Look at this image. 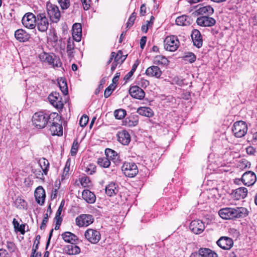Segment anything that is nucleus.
Returning <instances> with one entry per match:
<instances>
[{"label":"nucleus","mask_w":257,"mask_h":257,"mask_svg":"<svg viewBox=\"0 0 257 257\" xmlns=\"http://www.w3.org/2000/svg\"><path fill=\"white\" fill-rule=\"evenodd\" d=\"M218 213L223 219H232L245 217L248 215V211L246 208L242 207H226L220 209Z\"/></svg>","instance_id":"nucleus-1"},{"label":"nucleus","mask_w":257,"mask_h":257,"mask_svg":"<svg viewBox=\"0 0 257 257\" xmlns=\"http://www.w3.org/2000/svg\"><path fill=\"white\" fill-rule=\"evenodd\" d=\"M51 116H53V114L49 115L43 111L36 112L32 117L33 124L38 128H43L45 127Z\"/></svg>","instance_id":"nucleus-2"},{"label":"nucleus","mask_w":257,"mask_h":257,"mask_svg":"<svg viewBox=\"0 0 257 257\" xmlns=\"http://www.w3.org/2000/svg\"><path fill=\"white\" fill-rule=\"evenodd\" d=\"M53 116V120L50 121V131L53 136H61L63 135V127L61 123H59L60 117L57 113H54Z\"/></svg>","instance_id":"nucleus-3"},{"label":"nucleus","mask_w":257,"mask_h":257,"mask_svg":"<svg viewBox=\"0 0 257 257\" xmlns=\"http://www.w3.org/2000/svg\"><path fill=\"white\" fill-rule=\"evenodd\" d=\"M247 130L246 123L241 120L234 122L232 128V131L236 138H241L244 136Z\"/></svg>","instance_id":"nucleus-4"},{"label":"nucleus","mask_w":257,"mask_h":257,"mask_svg":"<svg viewBox=\"0 0 257 257\" xmlns=\"http://www.w3.org/2000/svg\"><path fill=\"white\" fill-rule=\"evenodd\" d=\"M39 58L42 61L47 62L53 67H59L62 65L60 58L53 54L43 53L39 55Z\"/></svg>","instance_id":"nucleus-5"},{"label":"nucleus","mask_w":257,"mask_h":257,"mask_svg":"<svg viewBox=\"0 0 257 257\" xmlns=\"http://www.w3.org/2000/svg\"><path fill=\"white\" fill-rule=\"evenodd\" d=\"M47 11L52 22L57 23L59 21L61 14L59 8L57 6L47 3Z\"/></svg>","instance_id":"nucleus-6"},{"label":"nucleus","mask_w":257,"mask_h":257,"mask_svg":"<svg viewBox=\"0 0 257 257\" xmlns=\"http://www.w3.org/2000/svg\"><path fill=\"white\" fill-rule=\"evenodd\" d=\"M124 174L128 177H134L138 173L137 165L133 162H124L121 167Z\"/></svg>","instance_id":"nucleus-7"},{"label":"nucleus","mask_w":257,"mask_h":257,"mask_svg":"<svg viewBox=\"0 0 257 257\" xmlns=\"http://www.w3.org/2000/svg\"><path fill=\"white\" fill-rule=\"evenodd\" d=\"M179 42L174 36H168L164 40V48L169 51H176L179 47Z\"/></svg>","instance_id":"nucleus-8"},{"label":"nucleus","mask_w":257,"mask_h":257,"mask_svg":"<svg viewBox=\"0 0 257 257\" xmlns=\"http://www.w3.org/2000/svg\"><path fill=\"white\" fill-rule=\"evenodd\" d=\"M36 24L39 31L44 32L47 30L49 22L45 13H40L37 15Z\"/></svg>","instance_id":"nucleus-9"},{"label":"nucleus","mask_w":257,"mask_h":257,"mask_svg":"<svg viewBox=\"0 0 257 257\" xmlns=\"http://www.w3.org/2000/svg\"><path fill=\"white\" fill-rule=\"evenodd\" d=\"M93 221L94 218L90 214H80L75 219L76 224L79 227L88 226Z\"/></svg>","instance_id":"nucleus-10"},{"label":"nucleus","mask_w":257,"mask_h":257,"mask_svg":"<svg viewBox=\"0 0 257 257\" xmlns=\"http://www.w3.org/2000/svg\"><path fill=\"white\" fill-rule=\"evenodd\" d=\"M22 22L26 28L33 29L36 25V17L32 13H28L23 17Z\"/></svg>","instance_id":"nucleus-11"},{"label":"nucleus","mask_w":257,"mask_h":257,"mask_svg":"<svg viewBox=\"0 0 257 257\" xmlns=\"http://www.w3.org/2000/svg\"><path fill=\"white\" fill-rule=\"evenodd\" d=\"M84 235L88 241L93 244L97 243L101 238L99 231L91 228L87 229L85 232Z\"/></svg>","instance_id":"nucleus-12"},{"label":"nucleus","mask_w":257,"mask_h":257,"mask_svg":"<svg viewBox=\"0 0 257 257\" xmlns=\"http://www.w3.org/2000/svg\"><path fill=\"white\" fill-rule=\"evenodd\" d=\"M241 180L244 185L250 186L255 183L256 176L254 172L251 171H248L243 174Z\"/></svg>","instance_id":"nucleus-13"},{"label":"nucleus","mask_w":257,"mask_h":257,"mask_svg":"<svg viewBox=\"0 0 257 257\" xmlns=\"http://www.w3.org/2000/svg\"><path fill=\"white\" fill-rule=\"evenodd\" d=\"M48 99L50 103L56 108H62L63 103L62 101V98L57 92H52L48 96Z\"/></svg>","instance_id":"nucleus-14"},{"label":"nucleus","mask_w":257,"mask_h":257,"mask_svg":"<svg viewBox=\"0 0 257 257\" xmlns=\"http://www.w3.org/2000/svg\"><path fill=\"white\" fill-rule=\"evenodd\" d=\"M196 23L202 27H212L215 25L216 20L208 16H201L197 18Z\"/></svg>","instance_id":"nucleus-15"},{"label":"nucleus","mask_w":257,"mask_h":257,"mask_svg":"<svg viewBox=\"0 0 257 257\" xmlns=\"http://www.w3.org/2000/svg\"><path fill=\"white\" fill-rule=\"evenodd\" d=\"M189 228L194 233L199 234L203 232L205 228V226L201 221L195 220L190 223Z\"/></svg>","instance_id":"nucleus-16"},{"label":"nucleus","mask_w":257,"mask_h":257,"mask_svg":"<svg viewBox=\"0 0 257 257\" xmlns=\"http://www.w3.org/2000/svg\"><path fill=\"white\" fill-rule=\"evenodd\" d=\"M129 93L132 97L140 100L143 99L145 96V91L138 86L130 87Z\"/></svg>","instance_id":"nucleus-17"},{"label":"nucleus","mask_w":257,"mask_h":257,"mask_svg":"<svg viewBox=\"0 0 257 257\" xmlns=\"http://www.w3.org/2000/svg\"><path fill=\"white\" fill-rule=\"evenodd\" d=\"M191 38L193 44L198 48L202 47L203 40L200 31L197 29H193L191 33Z\"/></svg>","instance_id":"nucleus-18"},{"label":"nucleus","mask_w":257,"mask_h":257,"mask_svg":"<svg viewBox=\"0 0 257 257\" xmlns=\"http://www.w3.org/2000/svg\"><path fill=\"white\" fill-rule=\"evenodd\" d=\"M217 244L222 249H229L232 246L233 242L229 237H221L217 241Z\"/></svg>","instance_id":"nucleus-19"},{"label":"nucleus","mask_w":257,"mask_h":257,"mask_svg":"<svg viewBox=\"0 0 257 257\" xmlns=\"http://www.w3.org/2000/svg\"><path fill=\"white\" fill-rule=\"evenodd\" d=\"M145 73L148 76L159 78L161 77L162 72L159 67L153 65L148 67Z\"/></svg>","instance_id":"nucleus-20"},{"label":"nucleus","mask_w":257,"mask_h":257,"mask_svg":"<svg viewBox=\"0 0 257 257\" xmlns=\"http://www.w3.org/2000/svg\"><path fill=\"white\" fill-rule=\"evenodd\" d=\"M117 137L118 141L123 145H127L131 141L130 135L125 130L118 132Z\"/></svg>","instance_id":"nucleus-21"},{"label":"nucleus","mask_w":257,"mask_h":257,"mask_svg":"<svg viewBox=\"0 0 257 257\" xmlns=\"http://www.w3.org/2000/svg\"><path fill=\"white\" fill-rule=\"evenodd\" d=\"M35 196L37 202L41 205L44 203L45 198V192L42 186L38 187L35 191Z\"/></svg>","instance_id":"nucleus-22"},{"label":"nucleus","mask_w":257,"mask_h":257,"mask_svg":"<svg viewBox=\"0 0 257 257\" xmlns=\"http://www.w3.org/2000/svg\"><path fill=\"white\" fill-rule=\"evenodd\" d=\"M82 36V27L80 23H75L72 27V36L73 40L77 42L81 40Z\"/></svg>","instance_id":"nucleus-23"},{"label":"nucleus","mask_w":257,"mask_h":257,"mask_svg":"<svg viewBox=\"0 0 257 257\" xmlns=\"http://www.w3.org/2000/svg\"><path fill=\"white\" fill-rule=\"evenodd\" d=\"M82 197L87 203L89 204L94 203L96 200L95 194L87 189L83 190L82 193Z\"/></svg>","instance_id":"nucleus-24"},{"label":"nucleus","mask_w":257,"mask_h":257,"mask_svg":"<svg viewBox=\"0 0 257 257\" xmlns=\"http://www.w3.org/2000/svg\"><path fill=\"white\" fill-rule=\"evenodd\" d=\"M232 194L236 200L244 199L247 194V189L245 187H239L234 190Z\"/></svg>","instance_id":"nucleus-25"},{"label":"nucleus","mask_w":257,"mask_h":257,"mask_svg":"<svg viewBox=\"0 0 257 257\" xmlns=\"http://www.w3.org/2000/svg\"><path fill=\"white\" fill-rule=\"evenodd\" d=\"M138 122V116L136 115H132L126 117L125 120L122 121V124L129 127H133L136 126Z\"/></svg>","instance_id":"nucleus-26"},{"label":"nucleus","mask_w":257,"mask_h":257,"mask_svg":"<svg viewBox=\"0 0 257 257\" xmlns=\"http://www.w3.org/2000/svg\"><path fill=\"white\" fill-rule=\"evenodd\" d=\"M76 243H71L64 247L65 251L68 254L74 255L80 252V248L76 245Z\"/></svg>","instance_id":"nucleus-27"},{"label":"nucleus","mask_w":257,"mask_h":257,"mask_svg":"<svg viewBox=\"0 0 257 257\" xmlns=\"http://www.w3.org/2000/svg\"><path fill=\"white\" fill-rule=\"evenodd\" d=\"M15 36L17 40L23 42L27 41L30 38L29 34L22 29L16 31Z\"/></svg>","instance_id":"nucleus-28"},{"label":"nucleus","mask_w":257,"mask_h":257,"mask_svg":"<svg viewBox=\"0 0 257 257\" xmlns=\"http://www.w3.org/2000/svg\"><path fill=\"white\" fill-rule=\"evenodd\" d=\"M62 238L65 242L69 243H76L78 237L73 233L70 232H65L62 234Z\"/></svg>","instance_id":"nucleus-29"},{"label":"nucleus","mask_w":257,"mask_h":257,"mask_svg":"<svg viewBox=\"0 0 257 257\" xmlns=\"http://www.w3.org/2000/svg\"><path fill=\"white\" fill-rule=\"evenodd\" d=\"M199 254L202 257H218L217 254L208 248H200L199 249Z\"/></svg>","instance_id":"nucleus-30"},{"label":"nucleus","mask_w":257,"mask_h":257,"mask_svg":"<svg viewBox=\"0 0 257 257\" xmlns=\"http://www.w3.org/2000/svg\"><path fill=\"white\" fill-rule=\"evenodd\" d=\"M105 154L109 160H111L114 163H116L119 161V156L117 153L112 149H106L105 151Z\"/></svg>","instance_id":"nucleus-31"},{"label":"nucleus","mask_w":257,"mask_h":257,"mask_svg":"<svg viewBox=\"0 0 257 257\" xmlns=\"http://www.w3.org/2000/svg\"><path fill=\"white\" fill-rule=\"evenodd\" d=\"M195 13L198 15L205 14L208 15H211L214 13V10L210 6H206L199 8L195 11Z\"/></svg>","instance_id":"nucleus-32"},{"label":"nucleus","mask_w":257,"mask_h":257,"mask_svg":"<svg viewBox=\"0 0 257 257\" xmlns=\"http://www.w3.org/2000/svg\"><path fill=\"white\" fill-rule=\"evenodd\" d=\"M137 112L141 115L148 117H152L154 115L153 111L148 107H140L137 109Z\"/></svg>","instance_id":"nucleus-33"},{"label":"nucleus","mask_w":257,"mask_h":257,"mask_svg":"<svg viewBox=\"0 0 257 257\" xmlns=\"http://www.w3.org/2000/svg\"><path fill=\"white\" fill-rule=\"evenodd\" d=\"M106 194L109 196H112L118 192L117 185L113 183L109 184L105 188Z\"/></svg>","instance_id":"nucleus-34"},{"label":"nucleus","mask_w":257,"mask_h":257,"mask_svg":"<svg viewBox=\"0 0 257 257\" xmlns=\"http://www.w3.org/2000/svg\"><path fill=\"white\" fill-rule=\"evenodd\" d=\"M39 164L45 175H47L50 165L49 161L46 159L42 158L39 159Z\"/></svg>","instance_id":"nucleus-35"},{"label":"nucleus","mask_w":257,"mask_h":257,"mask_svg":"<svg viewBox=\"0 0 257 257\" xmlns=\"http://www.w3.org/2000/svg\"><path fill=\"white\" fill-rule=\"evenodd\" d=\"M168 62L167 59L162 55L156 56L153 60L154 64L158 65L165 66L168 64Z\"/></svg>","instance_id":"nucleus-36"},{"label":"nucleus","mask_w":257,"mask_h":257,"mask_svg":"<svg viewBox=\"0 0 257 257\" xmlns=\"http://www.w3.org/2000/svg\"><path fill=\"white\" fill-rule=\"evenodd\" d=\"M58 83L60 90L63 94L65 95L68 94V86L66 81L65 79L61 78L58 79Z\"/></svg>","instance_id":"nucleus-37"},{"label":"nucleus","mask_w":257,"mask_h":257,"mask_svg":"<svg viewBox=\"0 0 257 257\" xmlns=\"http://www.w3.org/2000/svg\"><path fill=\"white\" fill-rule=\"evenodd\" d=\"M74 43L73 40L69 39L67 45V53L69 58H72L74 56L73 50H74Z\"/></svg>","instance_id":"nucleus-38"},{"label":"nucleus","mask_w":257,"mask_h":257,"mask_svg":"<svg viewBox=\"0 0 257 257\" xmlns=\"http://www.w3.org/2000/svg\"><path fill=\"white\" fill-rule=\"evenodd\" d=\"M176 24L179 26H188L190 25L189 21L186 16L183 15L178 17L176 19Z\"/></svg>","instance_id":"nucleus-39"},{"label":"nucleus","mask_w":257,"mask_h":257,"mask_svg":"<svg viewBox=\"0 0 257 257\" xmlns=\"http://www.w3.org/2000/svg\"><path fill=\"white\" fill-rule=\"evenodd\" d=\"M97 162L98 165L103 168H108L110 165V160L107 157L99 158Z\"/></svg>","instance_id":"nucleus-40"},{"label":"nucleus","mask_w":257,"mask_h":257,"mask_svg":"<svg viewBox=\"0 0 257 257\" xmlns=\"http://www.w3.org/2000/svg\"><path fill=\"white\" fill-rule=\"evenodd\" d=\"M15 204L16 206L20 209H27V202L22 198L18 197L15 201Z\"/></svg>","instance_id":"nucleus-41"},{"label":"nucleus","mask_w":257,"mask_h":257,"mask_svg":"<svg viewBox=\"0 0 257 257\" xmlns=\"http://www.w3.org/2000/svg\"><path fill=\"white\" fill-rule=\"evenodd\" d=\"M126 111L123 109H118L114 112V115L116 119H121L126 115Z\"/></svg>","instance_id":"nucleus-42"},{"label":"nucleus","mask_w":257,"mask_h":257,"mask_svg":"<svg viewBox=\"0 0 257 257\" xmlns=\"http://www.w3.org/2000/svg\"><path fill=\"white\" fill-rule=\"evenodd\" d=\"M184 59L190 63H193L196 60V56L192 52H188L184 56Z\"/></svg>","instance_id":"nucleus-43"},{"label":"nucleus","mask_w":257,"mask_h":257,"mask_svg":"<svg viewBox=\"0 0 257 257\" xmlns=\"http://www.w3.org/2000/svg\"><path fill=\"white\" fill-rule=\"evenodd\" d=\"M122 53L121 51H118L117 53L116 54H115L114 57V61H115L116 62H118V63H119V61H120L121 63H122L123 61H124V60L126 58V56H122Z\"/></svg>","instance_id":"nucleus-44"},{"label":"nucleus","mask_w":257,"mask_h":257,"mask_svg":"<svg viewBox=\"0 0 257 257\" xmlns=\"http://www.w3.org/2000/svg\"><path fill=\"white\" fill-rule=\"evenodd\" d=\"M78 148V142L77 140H75L73 143L71 149V155L72 156H75L77 152Z\"/></svg>","instance_id":"nucleus-45"},{"label":"nucleus","mask_w":257,"mask_h":257,"mask_svg":"<svg viewBox=\"0 0 257 257\" xmlns=\"http://www.w3.org/2000/svg\"><path fill=\"white\" fill-rule=\"evenodd\" d=\"M62 9L66 10L70 6V0H58Z\"/></svg>","instance_id":"nucleus-46"},{"label":"nucleus","mask_w":257,"mask_h":257,"mask_svg":"<svg viewBox=\"0 0 257 257\" xmlns=\"http://www.w3.org/2000/svg\"><path fill=\"white\" fill-rule=\"evenodd\" d=\"M136 18V14L135 13H133L131 15L130 17L129 18L128 22L126 23V28H130L133 25Z\"/></svg>","instance_id":"nucleus-47"},{"label":"nucleus","mask_w":257,"mask_h":257,"mask_svg":"<svg viewBox=\"0 0 257 257\" xmlns=\"http://www.w3.org/2000/svg\"><path fill=\"white\" fill-rule=\"evenodd\" d=\"M138 84L142 87L146 88L149 85V81L144 78H140L138 79Z\"/></svg>","instance_id":"nucleus-48"},{"label":"nucleus","mask_w":257,"mask_h":257,"mask_svg":"<svg viewBox=\"0 0 257 257\" xmlns=\"http://www.w3.org/2000/svg\"><path fill=\"white\" fill-rule=\"evenodd\" d=\"M89 120L88 116L87 115L84 114L80 118L79 120V124L81 127L85 126L88 123Z\"/></svg>","instance_id":"nucleus-49"},{"label":"nucleus","mask_w":257,"mask_h":257,"mask_svg":"<svg viewBox=\"0 0 257 257\" xmlns=\"http://www.w3.org/2000/svg\"><path fill=\"white\" fill-rule=\"evenodd\" d=\"M34 173L36 178L40 179L41 180H44L45 174L43 171L42 172V171L40 169L35 170V171H34Z\"/></svg>","instance_id":"nucleus-50"},{"label":"nucleus","mask_w":257,"mask_h":257,"mask_svg":"<svg viewBox=\"0 0 257 257\" xmlns=\"http://www.w3.org/2000/svg\"><path fill=\"white\" fill-rule=\"evenodd\" d=\"M96 171V167L93 165H89L85 169V172L89 175H92Z\"/></svg>","instance_id":"nucleus-51"},{"label":"nucleus","mask_w":257,"mask_h":257,"mask_svg":"<svg viewBox=\"0 0 257 257\" xmlns=\"http://www.w3.org/2000/svg\"><path fill=\"white\" fill-rule=\"evenodd\" d=\"M84 10H88L90 8V0H81Z\"/></svg>","instance_id":"nucleus-52"},{"label":"nucleus","mask_w":257,"mask_h":257,"mask_svg":"<svg viewBox=\"0 0 257 257\" xmlns=\"http://www.w3.org/2000/svg\"><path fill=\"white\" fill-rule=\"evenodd\" d=\"M13 225L14 226V228L16 229H18V230L21 231L22 229V226L21 225L20 226V227H19V223L18 222V221L16 220V219L14 218L13 220Z\"/></svg>","instance_id":"nucleus-53"},{"label":"nucleus","mask_w":257,"mask_h":257,"mask_svg":"<svg viewBox=\"0 0 257 257\" xmlns=\"http://www.w3.org/2000/svg\"><path fill=\"white\" fill-rule=\"evenodd\" d=\"M90 182L89 178L87 177H84L81 179V184L82 186L85 187L87 185L88 183Z\"/></svg>","instance_id":"nucleus-54"},{"label":"nucleus","mask_w":257,"mask_h":257,"mask_svg":"<svg viewBox=\"0 0 257 257\" xmlns=\"http://www.w3.org/2000/svg\"><path fill=\"white\" fill-rule=\"evenodd\" d=\"M64 205V201L63 200L61 202L60 206H59V207L57 211V212L56 213V214H57V216L61 215Z\"/></svg>","instance_id":"nucleus-55"},{"label":"nucleus","mask_w":257,"mask_h":257,"mask_svg":"<svg viewBox=\"0 0 257 257\" xmlns=\"http://www.w3.org/2000/svg\"><path fill=\"white\" fill-rule=\"evenodd\" d=\"M147 41V37L145 36L142 37L140 40V47L143 49L146 45Z\"/></svg>","instance_id":"nucleus-56"},{"label":"nucleus","mask_w":257,"mask_h":257,"mask_svg":"<svg viewBox=\"0 0 257 257\" xmlns=\"http://www.w3.org/2000/svg\"><path fill=\"white\" fill-rule=\"evenodd\" d=\"M134 73L133 72V71H130L124 77V78H123L124 80H125V82H127L132 77V76L133 75Z\"/></svg>","instance_id":"nucleus-57"},{"label":"nucleus","mask_w":257,"mask_h":257,"mask_svg":"<svg viewBox=\"0 0 257 257\" xmlns=\"http://www.w3.org/2000/svg\"><path fill=\"white\" fill-rule=\"evenodd\" d=\"M48 222V219H47V218H44L42 222L41 223V225L40 226V229L41 230L44 229L46 226V224Z\"/></svg>","instance_id":"nucleus-58"},{"label":"nucleus","mask_w":257,"mask_h":257,"mask_svg":"<svg viewBox=\"0 0 257 257\" xmlns=\"http://www.w3.org/2000/svg\"><path fill=\"white\" fill-rule=\"evenodd\" d=\"M255 152V150L252 147L249 146L246 148V152L248 154L253 155L254 154Z\"/></svg>","instance_id":"nucleus-59"},{"label":"nucleus","mask_w":257,"mask_h":257,"mask_svg":"<svg viewBox=\"0 0 257 257\" xmlns=\"http://www.w3.org/2000/svg\"><path fill=\"white\" fill-rule=\"evenodd\" d=\"M146 13V7L145 4H143L140 8V15L144 16Z\"/></svg>","instance_id":"nucleus-60"},{"label":"nucleus","mask_w":257,"mask_h":257,"mask_svg":"<svg viewBox=\"0 0 257 257\" xmlns=\"http://www.w3.org/2000/svg\"><path fill=\"white\" fill-rule=\"evenodd\" d=\"M0 257H8V253L6 249H0Z\"/></svg>","instance_id":"nucleus-61"},{"label":"nucleus","mask_w":257,"mask_h":257,"mask_svg":"<svg viewBox=\"0 0 257 257\" xmlns=\"http://www.w3.org/2000/svg\"><path fill=\"white\" fill-rule=\"evenodd\" d=\"M112 91L109 88H106L104 91V96L105 98H108L112 93Z\"/></svg>","instance_id":"nucleus-62"},{"label":"nucleus","mask_w":257,"mask_h":257,"mask_svg":"<svg viewBox=\"0 0 257 257\" xmlns=\"http://www.w3.org/2000/svg\"><path fill=\"white\" fill-rule=\"evenodd\" d=\"M7 247L9 250L13 251L15 248V244L12 242H7Z\"/></svg>","instance_id":"nucleus-63"},{"label":"nucleus","mask_w":257,"mask_h":257,"mask_svg":"<svg viewBox=\"0 0 257 257\" xmlns=\"http://www.w3.org/2000/svg\"><path fill=\"white\" fill-rule=\"evenodd\" d=\"M55 220L56 221L55 223H58V224L61 225L62 219L61 217H60V216H57V214H56L55 217Z\"/></svg>","instance_id":"nucleus-64"}]
</instances>
